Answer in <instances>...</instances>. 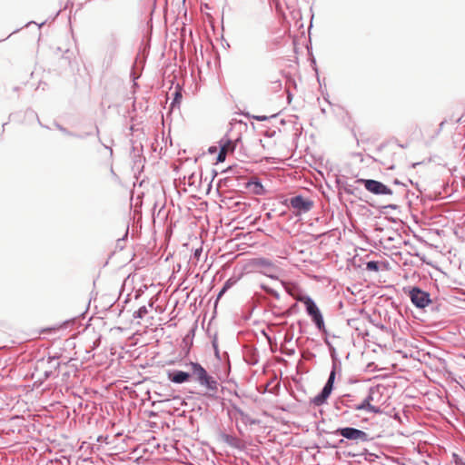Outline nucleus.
<instances>
[{
    "instance_id": "nucleus-1",
    "label": "nucleus",
    "mask_w": 465,
    "mask_h": 465,
    "mask_svg": "<svg viewBox=\"0 0 465 465\" xmlns=\"http://www.w3.org/2000/svg\"><path fill=\"white\" fill-rule=\"evenodd\" d=\"M188 365L191 367L192 375L202 386L210 391L217 390V381L207 373L201 364L191 361Z\"/></svg>"
},
{
    "instance_id": "nucleus-2",
    "label": "nucleus",
    "mask_w": 465,
    "mask_h": 465,
    "mask_svg": "<svg viewBox=\"0 0 465 465\" xmlns=\"http://www.w3.org/2000/svg\"><path fill=\"white\" fill-rule=\"evenodd\" d=\"M297 300L304 303L308 314L312 318L316 326L321 330L324 326L322 315L315 302L308 296L297 297Z\"/></svg>"
},
{
    "instance_id": "nucleus-3",
    "label": "nucleus",
    "mask_w": 465,
    "mask_h": 465,
    "mask_svg": "<svg viewBox=\"0 0 465 465\" xmlns=\"http://www.w3.org/2000/svg\"><path fill=\"white\" fill-rule=\"evenodd\" d=\"M357 183L364 184L365 189L373 194H392V190L379 181L359 179Z\"/></svg>"
},
{
    "instance_id": "nucleus-4",
    "label": "nucleus",
    "mask_w": 465,
    "mask_h": 465,
    "mask_svg": "<svg viewBox=\"0 0 465 465\" xmlns=\"http://www.w3.org/2000/svg\"><path fill=\"white\" fill-rule=\"evenodd\" d=\"M250 265L258 270L260 272L272 277V274L275 272V265L266 258H254L251 260Z\"/></svg>"
},
{
    "instance_id": "nucleus-5",
    "label": "nucleus",
    "mask_w": 465,
    "mask_h": 465,
    "mask_svg": "<svg viewBox=\"0 0 465 465\" xmlns=\"http://www.w3.org/2000/svg\"><path fill=\"white\" fill-rule=\"evenodd\" d=\"M337 434H340L341 436L355 441H367L368 440V435L363 430L354 429V428H341L338 429L336 430Z\"/></svg>"
},
{
    "instance_id": "nucleus-6",
    "label": "nucleus",
    "mask_w": 465,
    "mask_h": 465,
    "mask_svg": "<svg viewBox=\"0 0 465 465\" xmlns=\"http://www.w3.org/2000/svg\"><path fill=\"white\" fill-rule=\"evenodd\" d=\"M335 375H336L335 371L334 370L331 371L330 373L329 379L327 381V383L325 384L322 392L312 399V402L315 405L320 406V405L323 404L325 402V401L328 399V397L330 396V394L332 391Z\"/></svg>"
},
{
    "instance_id": "nucleus-7",
    "label": "nucleus",
    "mask_w": 465,
    "mask_h": 465,
    "mask_svg": "<svg viewBox=\"0 0 465 465\" xmlns=\"http://www.w3.org/2000/svg\"><path fill=\"white\" fill-rule=\"evenodd\" d=\"M410 297L411 302L419 308H425L430 302L429 293L419 288H413L410 292Z\"/></svg>"
},
{
    "instance_id": "nucleus-8",
    "label": "nucleus",
    "mask_w": 465,
    "mask_h": 465,
    "mask_svg": "<svg viewBox=\"0 0 465 465\" xmlns=\"http://www.w3.org/2000/svg\"><path fill=\"white\" fill-rule=\"evenodd\" d=\"M291 206L299 212H308L312 207V202L302 196H295L290 201Z\"/></svg>"
},
{
    "instance_id": "nucleus-9",
    "label": "nucleus",
    "mask_w": 465,
    "mask_h": 465,
    "mask_svg": "<svg viewBox=\"0 0 465 465\" xmlns=\"http://www.w3.org/2000/svg\"><path fill=\"white\" fill-rule=\"evenodd\" d=\"M191 375L188 372L177 371L168 373V379L174 383H183L189 381Z\"/></svg>"
},
{
    "instance_id": "nucleus-10",
    "label": "nucleus",
    "mask_w": 465,
    "mask_h": 465,
    "mask_svg": "<svg viewBox=\"0 0 465 465\" xmlns=\"http://www.w3.org/2000/svg\"><path fill=\"white\" fill-rule=\"evenodd\" d=\"M378 391L374 390H371L368 397L365 399L366 405H368V411L378 413L381 411L380 407L372 404L374 401V396L377 394Z\"/></svg>"
},
{
    "instance_id": "nucleus-11",
    "label": "nucleus",
    "mask_w": 465,
    "mask_h": 465,
    "mask_svg": "<svg viewBox=\"0 0 465 465\" xmlns=\"http://www.w3.org/2000/svg\"><path fill=\"white\" fill-rule=\"evenodd\" d=\"M234 143L232 141H227L221 146V149H224V153L227 154L228 153H232L234 151Z\"/></svg>"
},
{
    "instance_id": "nucleus-12",
    "label": "nucleus",
    "mask_w": 465,
    "mask_h": 465,
    "mask_svg": "<svg viewBox=\"0 0 465 465\" xmlns=\"http://www.w3.org/2000/svg\"><path fill=\"white\" fill-rule=\"evenodd\" d=\"M285 290L287 291L288 293H290L292 297H294L297 300V297H299V296L296 295V286L295 285L288 283L285 285Z\"/></svg>"
},
{
    "instance_id": "nucleus-13",
    "label": "nucleus",
    "mask_w": 465,
    "mask_h": 465,
    "mask_svg": "<svg viewBox=\"0 0 465 465\" xmlns=\"http://www.w3.org/2000/svg\"><path fill=\"white\" fill-rule=\"evenodd\" d=\"M366 268L369 271L377 272L379 271V263L374 261L368 262L366 264Z\"/></svg>"
},
{
    "instance_id": "nucleus-14",
    "label": "nucleus",
    "mask_w": 465,
    "mask_h": 465,
    "mask_svg": "<svg viewBox=\"0 0 465 465\" xmlns=\"http://www.w3.org/2000/svg\"><path fill=\"white\" fill-rule=\"evenodd\" d=\"M182 94L181 92L179 91H175L174 93V99H173V106L177 104H179L181 103V100H182Z\"/></svg>"
},
{
    "instance_id": "nucleus-15",
    "label": "nucleus",
    "mask_w": 465,
    "mask_h": 465,
    "mask_svg": "<svg viewBox=\"0 0 465 465\" xmlns=\"http://www.w3.org/2000/svg\"><path fill=\"white\" fill-rule=\"evenodd\" d=\"M226 153H224V149H220V152L218 153V156H217V162L218 163H223L224 162L225 158H226Z\"/></svg>"
},
{
    "instance_id": "nucleus-16",
    "label": "nucleus",
    "mask_w": 465,
    "mask_h": 465,
    "mask_svg": "<svg viewBox=\"0 0 465 465\" xmlns=\"http://www.w3.org/2000/svg\"><path fill=\"white\" fill-rule=\"evenodd\" d=\"M147 312V310L146 308L143 306V307H141L138 311H137V317L139 318H143V315Z\"/></svg>"
},
{
    "instance_id": "nucleus-17",
    "label": "nucleus",
    "mask_w": 465,
    "mask_h": 465,
    "mask_svg": "<svg viewBox=\"0 0 465 465\" xmlns=\"http://www.w3.org/2000/svg\"><path fill=\"white\" fill-rule=\"evenodd\" d=\"M202 252H203V249L202 248H197L195 251H194V253H193V258L197 261H199L200 259V256L202 254Z\"/></svg>"
},
{
    "instance_id": "nucleus-18",
    "label": "nucleus",
    "mask_w": 465,
    "mask_h": 465,
    "mask_svg": "<svg viewBox=\"0 0 465 465\" xmlns=\"http://www.w3.org/2000/svg\"><path fill=\"white\" fill-rule=\"evenodd\" d=\"M356 410L360 411V410H365L367 409L368 410V405H366V402H365V400L360 404V405H357L355 407Z\"/></svg>"
},
{
    "instance_id": "nucleus-19",
    "label": "nucleus",
    "mask_w": 465,
    "mask_h": 465,
    "mask_svg": "<svg viewBox=\"0 0 465 465\" xmlns=\"http://www.w3.org/2000/svg\"><path fill=\"white\" fill-rule=\"evenodd\" d=\"M438 134H439V131H438V130H435V131L433 132V134L430 136V140H433V139L438 135Z\"/></svg>"
},
{
    "instance_id": "nucleus-20",
    "label": "nucleus",
    "mask_w": 465,
    "mask_h": 465,
    "mask_svg": "<svg viewBox=\"0 0 465 465\" xmlns=\"http://www.w3.org/2000/svg\"><path fill=\"white\" fill-rule=\"evenodd\" d=\"M255 119L259 120V121H263L266 119L265 116H255Z\"/></svg>"
},
{
    "instance_id": "nucleus-21",
    "label": "nucleus",
    "mask_w": 465,
    "mask_h": 465,
    "mask_svg": "<svg viewBox=\"0 0 465 465\" xmlns=\"http://www.w3.org/2000/svg\"><path fill=\"white\" fill-rule=\"evenodd\" d=\"M210 153H215L217 151L216 147H210L209 149Z\"/></svg>"
},
{
    "instance_id": "nucleus-22",
    "label": "nucleus",
    "mask_w": 465,
    "mask_h": 465,
    "mask_svg": "<svg viewBox=\"0 0 465 465\" xmlns=\"http://www.w3.org/2000/svg\"><path fill=\"white\" fill-rule=\"evenodd\" d=\"M255 185H256V186H258L260 189H262V184H261V183H255Z\"/></svg>"
},
{
    "instance_id": "nucleus-23",
    "label": "nucleus",
    "mask_w": 465,
    "mask_h": 465,
    "mask_svg": "<svg viewBox=\"0 0 465 465\" xmlns=\"http://www.w3.org/2000/svg\"><path fill=\"white\" fill-rule=\"evenodd\" d=\"M277 84H278V86L280 87L281 86V81L280 80H277L275 81Z\"/></svg>"
}]
</instances>
